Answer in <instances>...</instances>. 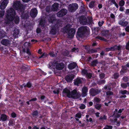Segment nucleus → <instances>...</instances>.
Segmentation results:
<instances>
[{"instance_id": "f257e3e1", "label": "nucleus", "mask_w": 129, "mask_h": 129, "mask_svg": "<svg viewBox=\"0 0 129 129\" xmlns=\"http://www.w3.org/2000/svg\"><path fill=\"white\" fill-rule=\"evenodd\" d=\"M7 12L8 14L5 19V22L7 24H9L11 21L13 20L15 12L13 9L11 8L7 10Z\"/></svg>"}, {"instance_id": "f03ea898", "label": "nucleus", "mask_w": 129, "mask_h": 129, "mask_svg": "<svg viewBox=\"0 0 129 129\" xmlns=\"http://www.w3.org/2000/svg\"><path fill=\"white\" fill-rule=\"evenodd\" d=\"M71 26L69 24L66 25L63 28L64 33L67 34L68 37L69 38L73 37L74 35L75 30L74 29L71 28Z\"/></svg>"}, {"instance_id": "7ed1b4c3", "label": "nucleus", "mask_w": 129, "mask_h": 129, "mask_svg": "<svg viewBox=\"0 0 129 129\" xmlns=\"http://www.w3.org/2000/svg\"><path fill=\"white\" fill-rule=\"evenodd\" d=\"M87 31V28L86 27L83 26L79 28L77 31V37H83Z\"/></svg>"}, {"instance_id": "20e7f679", "label": "nucleus", "mask_w": 129, "mask_h": 129, "mask_svg": "<svg viewBox=\"0 0 129 129\" xmlns=\"http://www.w3.org/2000/svg\"><path fill=\"white\" fill-rule=\"evenodd\" d=\"M70 95L71 96L70 98L75 99L78 98L81 96L80 93L77 92V90L75 89L70 92Z\"/></svg>"}, {"instance_id": "39448f33", "label": "nucleus", "mask_w": 129, "mask_h": 129, "mask_svg": "<svg viewBox=\"0 0 129 129\" xmlns=\"http://www.w3.org/2000/svg\"><path fill=\"white\" fill-rule=\"evenodd\" d=\"M68 12L67 10L64 9H61L56 13L57 16L58 17H61L65 15Z\"/></svg>"}, {"instance_id": "423d86ee", "label": "nucleus", "mask_w": 129, "mask_h": 129, "mask_svg": "<svg viewBox=\"0 0 129 129\" xmlns=\"http://www.w3.org/2000/svg\"><path fill=\"white\" fill-rule=\"evenodd\" d=\"M101 91L100 90L92 88L89 90V93L91 96H94L100 93Z\"/></svg>"}, {"instance_id": "0eeeda50", "label": "nucleus", "mask_w": 129, "mask_h": 129, "mask_svg": "<svg viewBox=\"0 0 129 129\" xmlns=\"http://www.w3.org/2000/svg\"><path fill=\"white\" fill-rule=\"evenodd\" d=\"M78 7V5L76 3L70 4L68 7L69 10L71 12H74L75 11Z\"/></svg>"}, {"instance_id": "6e6552de", "label": "nucleus", "mask_w": 129, "mask_h": 129, "mask_svg": "<svg viewBox=\"0 0 129 129\" xmlns=\"http://www.w3.org/2000/svg\"><path fill=\"white\" fill-rule=\"evenodd\" d=\"M79 21L80 24L82 25H85L87 23L86 17L83 16L80 17Z\"/></svg>"}, {"instance_id": "1a4fd4ad", "label": "nucleus", "mask_w": 129, "mask_h": 129, "mask_svg": "<svg viewBox=\"0 0 129 129\" xmlns=\"http://www.w3.org/2000/svg\"><path fill=\"white\" fill-rule=\"evenodd\" d=\"M21 5L20 1H16L14 2L13 5L14 8L16 10L19 9L21 7Z\"/></svg>"}, {"instance_id": "9d476101", "label": "nucleus", "mask_w": 129, "mask_h": 129, "mask_svg": "<svg viewBox=\"0 0 129 129\" xmlns=\"http://www.w3.org/2000/svg\"><path fill=\"white\" fill-rule=\"evenodd\" d=\"M88 88L85 86H83L82 89V93L81 95L82 97H84L87 95V92H88Z\"/></svg>"}, {"instance_id": "9b49d317", "label": "nucleus", "mask_w": 129, "mask_h": 129, "mask_svg": "<svg viewBox=\"0 0 129 129\" xmlns=\"http://www.w3.org/2000/svg\"><path fill=\"white\" fill-rule=\"evenodd\" d=\"M70 90L67 88H65L62 91V95L63 96H67L69 98L71 96L70 95Z\"/></svg>"}, {"instance_id": "f8f14e48", "label": "nucleus", "mask_w": 129, "mask_h": 129, "mask_svg": "<svg viewBox=\"0 0 129 129\" xmlns=\"http://www.w3.org/2000/svg\"><path fill=\"white\" fill-rule=\"evenodd\" d=\"M8 3V0H4L2 3L1 6L0 8L2 10L5 9Z\"/></svg>"}, {"instance_id": "ddd939ff", "label": "nucleus", "mask_w": 129, "mask_h": 129, "mask_svg": "<svg viewBox=\"0 0 129 129\" xmlns=\"http://www.w3.org/2000/svg\"><path fill=\"white\" fill-rule=\"evenodd\" d=\"M2 44L5 46H9L10 45V41L8 39H4L2 40L1 42Z\"/></svg>"}, {"instance_id": "4468645a", "label": "nucleus", "mask_w": 129, "mask_h": 129, "mask_svg": "<svg viewBox=\"0 0 129 129\" xmlns=\"http://www.w3.org/2000/svg\"><path fill=\"white\" fill-rule=\"evenodd\" d=\"M74 75L71 74L66 76L65 79L68 82H70L74 78Z\"/></svg>"}, {"instance_id": "2eb2a0df", "label": "nucleus", "mask_w": 129, "mask_h": 129, "mask_svg": "<svg viewBox=\"0 0 129 129\" xmlns=\"http://www.w3.org/2000/svg\"><path fill=\"white\" fill-rule=\"evenodd\" d=\"M37 14V10L36 8H34L31 9L30 12V15L32 17H35Z\"/></svg>"}, {"instance_id": "dca6fc26", "label": "nucleus", "mask_w": 129, "mask_h": 129, "mask_svg": "<svg viewBox=\"0 0 129 129\" xmlns=\"http://www.w3.org/2000/svg\"><path fill=\"white\" fill-rule=\"evenodd\" d=\"M58 4L57 3H55L52 5L51 9L53 11H56L58 9Z\"/></svg>"}, {"instance_id": "f3484780", "label": "nucleus", "mask_w": 129, "mask_h": 129, "mask_svg": "<svg viewBox=\"0 0 129 129\" xmlns=\"http://www.w3.org/2000/svg\"><path fill=\"white\" fill-rule=\"evenodd\" d=\"M64 65L62 63H57L56 66V68L58 70H62L64 67Z\"/></svg>"}, {"instance_id": "a211bd4d", "label": "nucleus", "mask_w": 129, "mask_h": 129, "mask_svg": "<svg viewBox=\"0 0 129 129\" xmlns=\"http://www.w3.org/2000/svg\"><path fill=\"white\" fill-rule=\"evenodd\" d=\"M19 33V30L18 29L15 28L13 31V36L14 38L18 37V35Z\"/></svg>"}, {"instance_id": "6ab92c4d", "label": "nucleus", "mask_w": 129, "mask_h": 129, "mask_svg": "<svg viewBox=\"0 0 129 129\" xmlns=\"http://www.w3.org/2000/svg\"><path fill=\"white\" fill-rule=\"evenodd\" d=\"M119 24L124 26H126L128 24V22L126 21H124L122 20L119 21L118 22Z\"/></svg>"}, {"instance_id": "aec40b11", "label": "nucleus", "mask_w": 129, "mask_h": 129, "mask_svg": "<svg viewBox=\"0 0 129 129\" xmlns=\"http://www.w3.org/2000/svg\"><path fill=\"white\" fill-rule=\"evenodd\" d=\"M82 83V81L79 78H78L74 80V83L75 85L78 86L79 84Z\"/></svg>"}, {"instance_id": "412c9836", "label": "nucleus", "mask_w": 129, "mask_h": 129, "mask_svg": "<svg viewBox=\"0 0 129 129\" xmlns=\"http://www.w3.org/2000/svg\"><path fill=\"white\" fill-rule=\"evenodd\" d=\"M77 66L76 63L73 62L70 63L68 66V68L70 69H72L74 68Z\"/></svg>"}, {"instance_id": "4be33fe9", "label": "nucleus", "mask_w": 129, "mask_h": 129, "mask_svg": "<svg viewBox=\"0 0 129 129\" xmlns=\"http://www.w3.org/2000/svg\"><path fill=\"white\" fill-rule=\"evenodd\" d=\"M113 115L116 117L118 118L120 116L121 114L118 112V110L116 109L114 112Z\"/></svg>"}, {"instance_id": "5701e85b", "label": "nucleus", "mask_w": 129, "mask_h": 129, "mask_svg": "<svg viewBox=\"0 0 129 129\" xmlns=\"http://www.w3.org/2000/svg\"><path fill=\"white\" fill-rule=\"evenodd\" d=\"M101 35L102 36H104L106 38H109V32L108 31H103L102 32Z\"/></svg>"}, {"instance_id": "b1692460", "label": "nucleus", "mask_w": 129, "mask_h": 129, "mask_svg": "<svg viewBox=\"0 0 129 129\" xmlns=\"http://www.w3.org/2000/svg\"><path fill=\"white\" fill-rule=\"evenodd\" d=\"M98 62L97 60L95 59L91 62V64L92 66H95L96 65V64Z\"/></svg>"}, {"instance_id": "393cba45", "label": "nucleus", "mask_w": 129, "mask_h": 129, "mask_svg": "<svg viewBox=\"0 0 129 129\" xmlns=\"http://www.w3.org/2000/svg\"><path fill=\"white\" fill-rule=\"evenodd\" d=\"M15 14L14 17V19L15 22L17 24L19 23V17L17 16H15Z\"/></svg>"}, {"instance_id": "a878e982", "label": "nucleus", "mask_w": 129, "mask_h": 129, "mask_svg": "<svg viewBox=\"0 0 129 129\" xmlns=\"http://www.w3.org/2000/svg\"><path fill=\"white\" fill-rule=\"evenodd\" d=\"M1 118L3 121H5L7 120V117L5 114H2L1 115Z\"/></svg>"}, {"instance_id": "bb28decb", "label": "nucleus", "mask_w": 129, "mask_h": 129, "mask_svg": "<svg viewBox=\"0 0 129 129\" xmlns=\"http://www.w3.org/2000/svg\"><path fill=\"white\" fill-rule=\"evenodd\" d=\"M95 2L94 1H91L89 4V7L92 8L95 6Z\"/></svg>"}, {"instance_id": "cd10ccee", "label": "nucleus", "mask_w": 129, "mask_h": 129, "mask_svg": "<svg viewBox=\"0 0 129 129\" xmlns=\"http://www.w3.org/2000/svg\"><path fill=\"white\" fill-rule=\"evenodd\" d=\"M29 69V68L26 66H23L21 68L23 72L27 71Z\"/></svg>"}, {"instance_id": "c85d7f7f", "label": "nucleus", "mask_w": 129, "mask_h": 129, "mask_svg": "<svg viewBox=\"0 0 129 129\" xmlns=\"http://www.w3.org/2000/svg\"><path fill=\"white\" fill-rule=\"evenodd\" d=\"M121 47L122 46L120 45H119L118 46L115 45L114 46V51L116 50L119 51L121 50Z\"/></svg>"}, {"instance_id": "c756f323", "label": "nucleus", "mask_w": 129, "mask_h": 129, "mask_svg": "<svg viewBox=\"0 0 129 129\" xmlns=\"http://www.w3.org/2000/svg\"><path fill=\"white\" fill-rule=\"evenodd\" d=\"M45 19H44L42 18L41 20V21L40 23V24L42 26H44L45 24Z\"/></svg>"}, {"instance_id": "7c9ffc66", "label": "nucleus", "mask_w": 129, "mask_h": 129, "mask_svg": "<svg viewBox=\"0 0 129 129\" xmlns=\"http://www.w3.org/2000/svg\"><path fill=\"white\" fill-rule=\"evenodd\" d=\"M101 101V100L98 97H95L94 99L93 102L94 103H99Z\"/></svg>"}, {"instance_id": "2f4dec72", "label": "nucleus", "mask_w": 129, "mask_h": 129, "mask_svg": "<svg viewBox=\"0 0 129 129\" xmlns=\"http://www.w3.org/2000/svg\"><path fill=\"white\" fill-rule=\"evenodd\" d=\"M106 50L107 52H108L109 51H114V46L111 47L110 48H107L106 49Z\"/></svg>"}, {"instance_id": "473e14b6", "label": "nucleus", "mask_w": 129, "mask_h": 129, "mask_svg": "<svg viewBox=\"0 0 129 129\" xmlns=\"http://www.w3.org/2000/svg\"><path fill=\"white\" fill-rule=\"evenodd\" d=\"M102 107V105L101 104H96L95 106V108L98 110H99Z\"/></svg>"}, {"instance_id": "72a5a7b5", "label": "nucleus", "mask_w": 129, "mask_h": 129, "mask_svg": "<svg viewBox=\"0 0 129 129\" xmlns=\"http://www.w3.org/2000/svg\"><path fill=\"white\" fill-rule=\"evenodd\" d=\"M106 119L107 116L105 115H104L100 116V118H99V120H106Z\"/></svg>"}, {"instance_id": "f704fd0d", "label": "nucleus", "mask_w": 129, "mask_h": 129, "mask_svg": "<svg viewBox=\"0 0 129 129\" xmlns=\"http://www.w3.org/2000/svg\"><path fill=\"white\" fill-rule=\"evenodd\" d=\"M50 33L53 35L55 34L56 33V29L54 28H52L51 30Z\"/></svg>"}, {"instance_id": "c9c22d12", "label": "nucleus", "mask_w": 129, "mask_h": 129, "mask_svg": "<svg viewBox=\"0 0 129 129\" xmlns=\"http://www.w3.org/2000/svg\"><path fill=\"white\" fill-rule=\"evenodd\" d=\"M97 52V50L96 49H92L88 51V53H94L96 52Z\"/></svg>"}, {"instance_id": "e433bc0d", "label": "nucleus", "mask_w": 129, "mask_h": 129, "mask_svg": "<svg viewBox=\"0 0 129 129\" xmlns=\"http://www.w3.org/2000/svg\"><path fill=\"white\" fill-rule=\"evenodd\" d=\"M95 38L96 39H99L101 40H103L104 41H107V40L106 39L104 38H103L102 37L99 36L96 37Z\"/></svg>"}, {"instance_id": "4c0bfd02", "label": "nucleus", "mask_w": 129, "mask_h": 129, "mask_svg": "<svg viewBox=\"0 0 129 129\" xmlns=\"http://www.w3.org/2000/svg\"><path fill=\"white\" fill-rule=\"evenodd\" d=\"M119 93L122 94L124 95L126 94L128 92L126 90H120L119 91Z\"/></svg>"}, {"instance_id": "58836bf2", "label": "nucleus", "mask_w": 129, "mask_h": 129, "mask_svg": "<svg viewBox=\"0 0 129 129\" xmlns=\"http://www.w3.org/2000/svg\"><path fill=\"white\" fill-rule=\"evenodd\" d=\"M99 76L100 78L101 79H102L105 77V74L104 73H99Z\"/></svg>"}, {"instance_id": "ea45409f", "label": "nucleus", "mask_w": 129, "mask_h": 129, "mask_svg": "<svg viewBox=\"0 0 129 129\" xmlns=\"http://www.w3.org/2000/svg\"><path fill=\"white\" fill-rule=\"evenodd\" d=\"M54 63L52 62H50L49 64V68H54Z\"/></svg>"}, {"instance_id": "a19ab883", "label": "nucleus", "mask_w": 129, "mask_h": 129, "mask_svg": "<svg viewBox=\"0 0 129 129\" xmlns=\"http://www.w3.org/2000/svg\"><path fill=\"white\" fill-rule=\"evenodd\" d=\"M113 127L112 126L106 125L103 129H112Z\"/></svg>"}, {"instance_id": "79ce46f5", "label": "nucleus", "mask_w": 129, "mask_h": 129, "mask_svg": "<svg viewBox=\"0 0 129 129\" xmlns=\"http://www.w3.org/2000/svg\"><path fill=\"white\" fill-rule=\"evenodd\" d=\"M63 54L64 56H67L69 54V52L68 50H66L63 52Z\"/></svg>"}, {"instance_id": "37998d69", "label": "nucleus", "mask_w": 129, "mask_h": 129, "mask_svg": "<svg viewBox=\"0 0 129 129\" xmlns=\"http://www.w3.org/2000/svg\"><path fill=\"white\" fill-rule=\"evenodd\" d=\"M49 54L52 57H55L56 56L57 53L55 54L53 52H50Z\"/></svg>"}, {"instance_id": "c03bdc74", "label": "nucleus", "mask_w": 129, "mask_h": 129, "mask_svg": "<svg viewBox=\"0 0 129 129\" xmlns=\"http://www.w3.org/2000/svg\"><path fill=\"white\" fill-rule=\"evenodd\" d=\"M124 4V2L123 0H121L119 3V5L121 6H123Z\"/></svg>"}, {"instance_id": "a18cd8bd", "label": "nucleus", "mask_w": 129, "mask_h": 129, "mask_svg": "<svg viewBox=\"0 0 129 129\" xmlns=\"http://www.w3.org/2000/svg\"><path fill=\"white\" fill-rule=\"evenodd\" d=\"M46 10L47 12H50L51 11V7H50L47 6L46 8Z\"/></svg>"}, {"instance_id": "49530a36", "label": "nucleus", "mask_w": 129, "mask_h": 129, "mask_svg": "<svg viewBox=\"0 0 129 129\" xmlns=\"http://www.w3.org/2000/svg\"><path fill=\"white\" fill-rule=\"evenodd\" d=\"M121 86L123 88H126L127 86V85L126 83H122L121 85Z\"/></svg>"}, {"instance_id": "de8ad7c7", "label": "nucleus", "mask_w": 129, "mask_h": 129, "mask_svg": "<svg viewBox=\"0 0 129 129\" xmlns=\"http://www.w3.org/2000/svg\"><path fill=\"white\" fill-rule=\"evenodd\" d=\"M38 114V112L37 111H34L32 115L33 116H37Z\"/></svg>"}, {"instance_id": "09e8293b", "label": "nucleus", "mask_w": 129, "mask_h": 129, "mask_svg": "<svg viewBox=\"0 0 129 129\" xmlns=\"http://www.w3.org/2000/svg\"><path fill=\"white\" fill-rule=\"evenodd\" d=\"M105 82V81L104 80H102L98 81V83L99 85H101L104 83Z\"/></svg>"}, {"instance_id": "8fccbe9b", "label": "nucleus", "mask_w": 129, "mask_h": 129, "mask_svg": "<svg viewBox=\"0 0 129 129\" xmlns=\"http://www.w3.org/2000/svg\"><path fill=\"white\" fill-rule=\"evenodd\" d=\"M24 86L25 87L27 86L28 88H30L31 86V84L30 82H28L26 85H24Z\"/></svg>"}, {"instance_id": "3c124183", "label": "nucleus", "mask_w": 129, "mask_h": 129, "mask_svg": "<svg viewBox=\"0 0 129 129\" xmlns=\"http://www.w3.org/2000/svg\"><path fill=\"white\" fill-rule=\"evenodd\" d=\"M86 77L88 78H90L92 76V74L91 73H88L86 75Z\"/></svg>"}, {"instance_id": "603ef678", "label": "nucleus", "mask_w": 129, "mask_h": 129, "mask_svg": "<svg viewBox=\"0 0 129 129\" xmlns=\"http://www.w3.org/2000/svg\"><path fill=\"white\" fill-rule=\"evenodd\" d=\"M79 51V50L78 48H74L72 49V52H78Z\"/></svg>"}, {"instance_id": "864d4df0", "label": "nucleus", "mask_w": 129, "mask_h": 129, "mask_svg": "<svg viewBox=\"0 0 129 129\" xmlns=\"http://www.w3.org/2000/svg\"><path fill=\"white\" fill-rule=\"evenodd\" d=\"M104 88L105 90L107 89V90H110L111 89V87L109 86H105L104 87Z\"/></svg>"}, {"instance_id": "5fc2aeb1", "label": "nucleus", "mask_w": 129, "mask_h": 129, "mask_svg": "<svg viewBox=\"0 0 129 129\" xmlns=\"http://www.w3.org/2000/svg\"><path fill=\"white\" fill-rule=\"evenodd\" d=\"M87 72L86 70H83L82 72V74L83 75H86L87 73Z\"/></svg>"}, {"instance_id": "6e6d98bb", "label": "nucleus", "mask_w": 129, "mask_h": 129, "mask_svg": "<svg viewBox=\"0 0 129 129\" xmlns=\"http://www.w3.org/2000/svg\"><path fill=\"white\" fill-rule=\"evenodd\" d=\"M113 94V93L110 91H108L106 92V94L107 95H112Z\"/></svg>"}, {"instance_id": "4d7b16f0", "label": "nucleus", "mask_w": 129, "mask_h": 129, "mask_svg": "<svg viewBox=\"0 0 129 129\" xmlns=\"http://www.w3.org/2000/svg\"><path fill=\"white\" fill-rule=\"evenodd\" d=\"M4 11H0V17H2L4 15Z\"/></svg>"}, {"instance_id": "13d9d810", "label": "nucleus", "mask_w": 129, "mask_h": 129, "mask_svg": "<svg viewBox=\"0 0 129 129\" xmlns=\"http://www.w3.org/2000/svg\"><path fill=\"white\" fill-rule=\"evenodd\" d=\"M109 2L110 3V4L111 5L112 4V3L114 4L116 2H115V0H109V1L108 3H109Z\"/></svg>"}, {"instance_id": "bf43d9fd", "label": "nucleus", "mask_w": 129, "mask_h": 129, "mask_svg": "<svg viewBox=\"0 0 129 129\" xmlns=\"http://www.w3.org/2000/svg\"><path fill=\"white\" fill-rule=\"evenodd\" d=\"M125 48L126 49L129 50V41L126 44Z\"/></svg>"}, {"instance_id": "052dcab7", "label": "nucleus", "mask_w": 129, "mask_h": 129, "mask_svg": "<svg viewBox=\"0 0 129 129\" xmlns=\"http://www.w3.org/2000/svg\"><path fill=\"white\" fill-rule=\"evenodd\" d=\"M128 78L127 77H124L123 78V80L125 82H126L128 80Z\"/></svg>"}, {"instance_id": "680f3d73", "label": "nucleus", "mask_w": 129, "mask_h": 129, "mask_svg": "<svg viewBox=\"0 0 129 129\" xmlns=\"http://www.w3.org/2000/svg\"><path fill=\"white\" fill-rule=\"evenodd\" d=\"M85 107V106L84 104H81L80 106V108L81 109H84Z\"/></svg>"}, {"instance_id": "e2e57ef3", "label": "nucleus", "mask_w": 129, "mask_h": 129, "mask_svg": "<svg viewBox=\"0 0 129 129\" xmlns=\"http://www.w3.org/2000/svg\"><path fill=\"white\" fill-rule=\"evenodd\" d=\"M46 53H44L39 58H41V57H43V58H44L46 57Z\"/></svg>"}, {"instance_id": "0e129e2a", "label": "nucleus", "mask_w": 129, "mask_h": 129, "mask_svg": "<svg viewBox=\"0 0 129 129\" xmlns=\"http://www.w3.org/2000/svg\"><path fill=\"white\" fill-rule=\"evenodd\" d=\"M119 74L118 73H115L114 75V78L117 79L119 77Z\"/></svg>"}, {"instance_id": "69168bd1", "label": "nucleus", "mask_w": 129, "mask_h": 129, "mask_svg": "<svg viewBox=\"0 0 129 129\" xmlns=\"http://www.w3.org/2000/svg\"><path fill=\"white\" fill-rule=\"evenodd\" d=\"M81 114L80 113L77 114L76 115V117L79 118H80L81 117Z\"/></svg>"}, {"instance_id": "338daca9", "label": "nucleus", "mask_w": 129, "mask_h": 129, "mask_svg": "<svg viewBox=\"0 0 129 129\" xmlns=\"http://www.w3.org/2000/svg\"><path fill=\"white\" fill-rule=\"evenodd\" d=\"M53 92L55 94H58L59 93V91L57 89L53 91Z\"/></svg>"}, {"instance_id": "774afa93", "label": "nucleus", "mask_w": 129, "mask_h": 129, "mask_svg": "<svg viewBox=\"0 0 129 129\" xmlns=\"http://www.w3.org/2000/svg\"><path fill=\"white\" fill-rule=\"evenodd\" d=\"M100 57L103 58V56L105 54V52L104 51H102L100 53Z\"/></svg>"}]
</instances>
